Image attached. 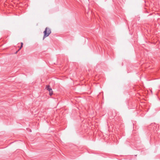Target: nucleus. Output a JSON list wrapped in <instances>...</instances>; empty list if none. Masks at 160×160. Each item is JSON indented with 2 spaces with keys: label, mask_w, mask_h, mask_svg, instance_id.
<instances>
[{
  "label": "nucleus",
  "mask_w": 160,
  "mask_h": 160,
  "mask_svg": "<svg viewBox=\"0 0 160 160\" xmlns=\"http://www.w3.org/2000/svg\"><path fill=\"white\" fill-rule=\"evenodd\" d=\"M51 33V31L50 28L48 27L46 28L45 31L43 32L44 36L43 39L49 36Z\"/></svg>",
  "instance_id": "1"
},
{
  "label": "nucleus",
  "mask_w": 160,
  "mask_h": 160,
  "mask_svg": "<svg viewBox=\"0 0 160 160\" xmlns=\"http://www.w3.org/2000/svg\"><path fill=\"white\" fill-rule=\"evenodd\" d=\"M46 88L47 90L49 91V95L50 96H51L52 95L53 91H52V89L51 88H50V87L49 85L47 86Z\"/></svg>",
  "instance_id": "2"
},
{
  "label": "nucleus",
  "mask_w": 160,
  "mask_h": 160,
  "mask_svg": "<svg viewBox=\"0 0 160 160\" xmlns=\"http://www.w3.org/2000/svg\"><path fill=\"white\" fill-rule=\"evenodd\" d=\"M21 47L19 48V49L18 50V51L16 52L15 53H17V52L19 51V50H20L22 48V46H23V43L22 42H21Z\"/></svg>",
  "instance_id": "3"
}]
</instances>
